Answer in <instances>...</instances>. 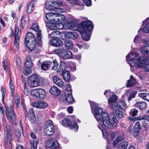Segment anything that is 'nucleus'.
<instances>
[{
  "label": "nucleus",
  "mask_w": 149,
  "mask_h": 149,
  "mask_svg": "<svg viewBox=\"0 0 149 149\" xmlns=\"http://www.w3.org/2000/svg\"><path fill=\"white\" fill-rule=\"evenodd\" d=\"M67 24V26L70 28L77 26V30L80 32L83 40L88 41L90 39L94 27L92 22L89 20L84 21L77 25V22L73 20L70 21Z\"/></svg>",
  "instance_id": "obj_1"
},
{
  "label": "nucleus",
  "mask_w": 149,
  "mask_h": 149,
  "mask_svg": "<svg viewBox=\"0 0 149 149\" xmlns=\"http://www.w3.org/2000/svg\"><path fill=\"white\" fill-rule=\"evenodd\" d=\"M88 101L90 104L92 111L93 112L94 116L98 122L102 123L105 126L108 128H111L116 125L115 122L113 121L111 125L108 124L107 122H109L108 114L105 112H103V109L96 106L95 103L93 101L90 100H89Z\"/></svg>",
  "instance_id": "obj_2"
},
{
  "label": "nucleus",
  "mask_w": 149,
  "mask_h": 149,
  "mask_svg": "<svg viewBox=\"0 0 149 149\" xmlns=\"http://www.w3.org/2000/svg\"><path fill=\"white\" fill-rule=\"evenodd\" d=\"M139 54L137 52L129 53L126 56V59L130 58L128 62L131 67H136L137 68H143L144 63L147 60L145 56H139Z\"/></svg>",
  "instance_id": "obj_3"
},
{
  "label": "nucleus",
  "mask_w": 149,
  "mask_h": 149,
  "mask_svg": "<svg viewBox=\"0 0 149 149\" xmlns=\"http://www.w3.org/2000/svg\"><path fill=\"white\" fill-rule=\"evenodd\" d=\"M37 33V37L36 39L31 41L28 42L27 44H25L26 47L29 48L31 51H33L35 54L39 53L40 50L39 48L36 47V44L38 46L40 47L42 45V36L41 33V30H39Z\"/></svg>",
  "instance_id": "obj_4"
},
{
  "label": "nucleus",
  "mask_w": 149,
  "mask_h": 149,
  "mask_svg": "<svg viewBox=\"0 0 149 149\" xmlns=\"http://www.w3.org/2000/svg\"><path fill=\"white\" fill-rule=\"evenodd\" d=\"M112 111L113 114L111 115L110 118H109V123L107 122V124L111 125V124L113 123V121L115 122L116 125L111 128H109L110 129H113L116 126L117 124V120L116 118L118 119H120L123 118L124 116L123 112L121 110L115 108V107L111 109Z\"/></svg>",
  "instance_id": "obj_5"
},
{
  "label": "nucleus",
  "mask_w": 149,
  "mask_h": 149,
  "mask_svg": "<svg viewBox=\"0 0 149 149\" xmlns=\"http://www.w3.org/2000/svg\"><path fill=\"white\" fill-rule=\"evenodd\" d=\"M58 64L56 60H53V62L50 61H46L42 63L41 68L42 70L46 71L51 68L53 65L51 69L56 70L57 69Z\"/></svg>",
  "instance_id": "obj_6"
},
{
  "label": "nucleus",
  "mask_w": 149,
  "mask_h": 149,
  "mask_svg": "<svg viewBox=\"0 0 149 149\" xmlns=\"http://www.w3.org/2000/svg\"><path fill=\"white\" fill-rule=\"evenodd\" d=\"M40 82V77L36 74H32L28 79V83L30 87L32 88L38 86Z\"/></svg>",
  "instance_id": "obj_7"
},
{
  "label": "nucleus",
  "mask_w": 149,
  "mask_h": 149,
  "mask_svg": "<svg viewBox=\"0 0 149 149\" xmlns=\"http://www.w3.org/2000/svg\"><path fill=\"white\" fill-rule=\"evenodd\" d=\"M44 130L45 133L47 136H51L54 133V128L51 120H49L45 123Z\"/></svg>",
  "instance_id": "obj_8"
},
{
  "label": "nucleus",
  "mask_w": 149,
  "mask_h": 149,
  "mask_svg": "<svg viewBox=\"0 0 149 149\" xmlns=\"http://www.w3.org/2000/svg\"><path fill=\"white\" fill-rule=\"evenodd\" d=\"M31 94L33 97L40 99H44L45 97V91L41 88L32 90Z\"/></svg>",
  "instance_id": "obj_9"
},
{
  "label": "nucleus",
  "mask_w": 149,
  "mask_h": 149,
  "mask_svg": "<svg viewBox=\"0 0 149 149\" xmlns=\"http://www.w3.org/2000/svg\"><path fill=\"white\" fill-rule=\"evenodd\" d=\"M33 65V63L30 57L26 58V61L25 62V67L24 68L23 72L25 75H27L31 72V68Z\"/></svg>",
  "instance_id": "obj_10"
},
{
  "label": "nucleus",
  "mask_w": 149,
  "mask_h": 149,
  "mask_svg": "<svg viewBox=\"0 0 149 149\" xmlns=\"http://www.w3.org/2000/svg\"><path fill=\"white\" fill-rule=\"evenodd\" d=\"M6 113L7 118L8 120H10L11 121L12 123H14L15 120L16 116L14 110L11 109L8 107H6Z\"/></svg>",
  "instance_id": "obj_11"
},
{
  "label": "nucleus",
  "mask_w": 149,
  "mask_h": 149,
  "mask_svg": "<svg viewBox=\"0 0 149 149\" xmlns=\"http://www.w3.org/2000/svg\"><path fill=\"white\" fill-rule=\"evenodd\" d=\"M21 31L18 27H15L14 30V45L18 49L19 47Z\"/></svg>",
  "instance_id": "obj_12"
},
{
  "label": "nucleus",
  "mask_w": 149,
  "mask_h": 149,
  "mask_svg": "<svg viewBox=\"0 0 149 149\" xmlns=\"http://www.w3.org/2000/svg\"><path fill=\"white\" fill-rule=\"evenodd\" d=\"M2 123L4 127V135H6L8 137H11L12 136V131L11 130L10 126L8 124L6 119H3Z\"/></svg>",
  "instance_id": "obj_13"
},
{
  "label": "nucleus",
  "mask_w": 149,
  "mask_h": 149,
  "mask_svg": "<svg viewBox=\"0 0 149 149\" xmlns=\"http://www.w3.org/2000/svg\"><path fill=\"white\" fill-rule=\"evenodd\" d=\"M45 144L46 148L52 149L58 148L59 146L58 141L53 139L46 141Z\"/></svg>",
  "instance_id": "obj_14"
},
{
  "label": "nucleus",
  "mask_w": 149,
  "mask_h": 149,
  "mask_svg": "<svg viewBox=\"0 0 149 149\" xmlns=\"http://www.w3.org/2000/svg\"><path fill=\"white\" fill-rule=\"evenodd\" d=\"M49 42L52 45L56 47H61L63 45L61 40L54 36L52 37Z\"/></svg>",
  "instance_id": "obj_15"
},
{
  "label": "nucleus",
  "mask_w": 149,
  "mask_h": 149,
  "mask_svg": "<svg viewBox=\"0 0 149 149\" xmlns=\"http://www.w3.org/2000/svg\"><path fill=\"white\" fill-rule=\"evenodd\" d=\"M139 120H144L142 122V126L143 127L147 130L148 127V123L149 122V116L146 115H143L138 117Z\"/></svg>",
  "instance_id": "obj_16"
},
{
  "label": "nucleus",
  "mask_w": 149,
  "mask_h": 149,
  "mask_svg": "<svg viewBox=\"0 0 149 149\" xmlns=\"http://www.w3.org/2000/svg\"><path fill=\"white\" fill-rule=\"evenodd\" d=\"M117 99V97L115 94H112L110 96V98L108 99V103L109 104V108L110 109L113 108L115 103Z\"/></svg>",
  "instance_id": "obj_17"
},
{
  "label": "nucleus",
  "mask_w": 149,
  "mask_h": 149,
  "mask_svg": "<svg viewBox=\"0 0 149 149\" xmlns=\"http://www.w3.org/2000/svg\"><path fill=\"white\" fill-rule=\"evenodd\" d=\"M56 17L52 19L53 20L56 22L59 23H61L65 20V16L62 14H54Z\"/></svg>",
  "instance_id": "obj_18"
},
{
  "label": "nucleus",
  "mask_w": 149,
  "mask_h": 149,
  "mask_svg": "<svg viewBox=\"0 0 149 149\" xmlns=\"http://www.w3.org/2000/svg\"><path fill=\"white\" fill-rule=\"evenodd\" d=\"M56 4L54 2L49 1H47L45 4V7L47 9L49 10H54L56 8Z\"/></svg>",
  "instance_id": "obj_19"
},
{
  "label": "nucleus",
  "mask_w": 149,
  "mask_h": 149,
  "mask_svg": "<svg viewBox=\"0 0 149 149\" xmlns=\"http://www.w3.org/2000/svg\"><path fill=\"white\" fill-rule=\"evenodd\" d=\"M118 109L119 108L123 110L125 109L126 107V104L125 101L121 100L115 103L113 107Z\"/></svg>",
  "instance_id": "obj_20"
},
{
  "label": "nucleus",
  "mask_w": 149,
  "mask_h": 149,
  "mask_svg": "<svg viewBox=\"0 0 149 149\" xmlns=\"http://www.w3.org/2000/svg\"><path fill=\"white\" fill-rule=\"evenodd\" d=\"M36 39L34 35L31 32H29L27 33L24 39L25 44H27L28 42Z\"/></svg>",
  "instance_id": "obj_21"
},
{
  "label": "nucleus",
  "mask_w": 149,
  "mask_h": 149,
  "mask_svg": "<svg viewBox=\"0 0 149 149\" xmlns=\"http://www.w3.org/2000/svg\"><path fill=\"white\" fill-rule=\"evenodd\" d=\"M141 129V127L139 122H136L133 129L134 136L135 137L137 136L138 134L140 132V130Z\"/></svg>",
  "instance_id": "obj_22"
},
{
  "label": "nucleus",
  "mask_w": 149,
  "mask_h": 149,
  "mask_svg": "<svg viewBox=\"0 0 149 149\" xmlns=\"http://www.w3.org/2000/svg\"><path fill=\"white\" fill-rule=\"evenodd\" d=\"M134 106L141 110H143L146 107L147 103L144 101H139L134 104Z\"/></svg>",
  "instance_id": "obj_23"
},
{
  "label": "nucleus",
  "mask_w": 149,
  "mask_h": 149,
  "mask_svg": "<svg viewBox=\"0 0 149 149\" xmlns=\"http://www.w3.org/2000/svg\"><path fill=\"white\" fill-rule=\"evenodd\" d=\"M53 80L54 82L58 86L61 87L63 86V82L62 80L60 79L59 77L54 76L53 77Z\"/></svg>",
  "instance_id": "obj_24"
},
{
  "label": "nucleus",
  "mask_w": 149,
  "mask_h": 149,
  "mask_svg": "<svg viewBox=\"0 0 149 149\" xmlns=\"http://www.w3.org/2000/svg\"><path fill=\"white\" fill-rule=\"evenodd\" d=\"M50 92L56 96H58L61 93L59 89L55 86H52L49 90Z\"/></svg>",
  "instance_id": "obj_25"
},
{
  "label": "nucleus",
  "mask_w": 149,
  "mask_h": 149,
  "mask_svg": "<svg viewBox=\"0 0 149 149\" xmlns=\"http://www.w3.org/2000/svg\"><path fill=\"white\" fill-rule=\"evenodd\" d=\"M28 119L31 122H33L36 119L34 111L33 109H31L29 111Z\"/></svg>",
  "instance_id": "obj_26"
},
{
  "label": "nucleus",
  "mask_w": 149,
  "mask_h": 149,
  "mask_svg": "<svg viewBox=\"0 0 149 149\" xmlns=\"http://www.w3.org/2000/svg\"><path fill=\"white\" fill-rule=\"evenodd\" d=\"M136 83V79L132 75H131L130 77V79L127 81L126 87L127 88H130L133 86Z\"/></svg>",
  "instance_id": "obj_27"
},
{
  "label": "nucleus",
  "mask_w": 149,
  "mask_h": 149,
  "mask_svg": "<svg viewBox=\"0 0 149 149\" xmlns=\"http://www.w3.org/2000/svg\"><path fill=\"white\" fill-rule=\"evenodd\" d=\"M67 68V66L66 63L64 61H61L59 64L57 71L59 72L61 71L62 72L64 70H65Z\"/></svg>",
  "instance_id": "obj_28"
},
{
  "label": "nucleus",
  "mask_w": 149,
  "mask_h": 149,
  "mask_svg": "<svg viewBox=\"0 0 149 149\" xmlns=\"http://www.w3.org/2000/svg\"><path fill=\"white\" fill-rule=\"evenodd\" d=\"M62 74L63 79L65 81L68 82L70 79V75L68 70H64L62 72Z\"/></svg>",
  "instance_id": "obj_29"
},
{
  "label": "nucleus",
  "mask_w": 149,
  "mask_h": 149,
  "mask_svg": "<svg viewBox=\"0 0 149 149\" xmlns=\"http://www.w3.org/2000/svg\"><path fill=\"white\" fill-rule=\"evenodd\" d=\"M65 51H66V49L63 48H59L56 49L53 51V52L54 53L62 58Z\"/></svg>",
  "instance_id": "obj_30"
},
{
  "label": "nucleus",
  "mask_w": 149,
  "mask_h": 149,
  "mask_svg": "<svg viewBox=\"0 0 149 149\" xmlns=\"http://www.w3.org/2000/svg\"><path fill=\"white\" fill-rule=\"evenodd\" d=\"M72 56V52L66 49V51L65 52L62 58L63 59L65 60L71 58Z\"/></svg>",
  "instance_id": "obj_31"
},
{
  "label": "nucleus",
  "mask_w": 149,
  "mask_h": 149,
  "mask_svg": "<svg viewBox=\"0 0 149 149\" xmlns=\"http://www.w3.org/2000/svg\"><path fill=\"white\" fill-rule=\"evenodd\" d=\"M140 52L144 54L149 55V46H144L141 48Z\"/></svg>",
  "instance_id": "obj_32"
},
{
  "label": "nucleus",
  "mask_w": 149,
  "mask_h": 149,
  "mask_svg": "<svg viewBox=\"0 0 149 149\" xmlns=\"http://www.w3.org/2000/svg\"><path fill=\"white\" fill-rule=\"evenodd\" d=\"M68 37L71 39H74L77 38L79 36L78 34L74 31L68 32L67 33Z\"/></svg>",
  "instance_id": "obj_33"
},
{
  "label": "nucleus",
  "mask_w": 149,
  "mask_h": 149,
  "mask_svg": "<svg viewBox=\"0 0 149 149\" xmlns=\"http://www.w3.org/2000/svg\"><path fill=\"white\" fill-rule=\"evenodd\" d=\"M64 44L65 47L68 49H71L73 47V43L72 41L69 40L65 41Z\"/></svg>",
  "instance_id": "obj_34"
},
{
  "label": "nucleus",
  "mask_w": 149,
  "mask_h": 149,
  "mask_svg": "<svg viewBox=\"0 0 149 149\" xmlns=\"http://www.w3.org/2000/svg\"><path fill=\"white\" fill-rule=\"evenodd\" d=\"M128 143L126 141H123L118 145V149H127Z\"/></svg>",
  "instance_id": "obj_35"
},
{
  "label": "nucleus",
  "mask_w": 149,
  "mask_h": 149,
  "mask_svg": "<svg viewBox=\"0 0 149 149\" xmlns=\"http://www.w3.org/2000/svg\"><path fill=\"white\" fill-rule=\"evenodd\" d=\"M65 100L70 104H72L75 102L72 95L65 96Z\"/></svg>",
  "instance_id": "obj_36"
},
{
  "label": "nucleus",
  "mask_w": 149,
  "mask_h": 149,
  "mask_svg": "<svg viewBox=\"0 0 149 149\" xmlns=\"http://www.w3.org/2000/svg\"><path fill=\"white\" fill-rule=\"evenodd\" d=\"M15 136V139L17 142H19V139H20L21 136V131L19 129H16L14 130V132Z\"/></svg>",
  "instance_id": "obj_37"
},
{
  "label": "nucleus",
  "mask_w": 149,
  "mask_h": 149,
  "mask_svg": "<svg viewBox=\"0 0 149 149\" xmlns=\"http://www.w3.org/2000/svg\"><path fill=\"white\" fill-rule=\"evenodd\" d=\"M70 119L68 118H65L62 120V124L65 127H69L72 124Z\"/></svg>",
  "instance_id": "obj_38"
},
{
  "label": "nucleus",
  "mask_w": 149,
  "mask_h": 149,
  "mask_svg": "<svg viewBox=\"0 0 149 149\" xmlns=\"http://www.w3.org/2000/svg\"><path fill=\"white\" fill-rule=\"evenodd\" d=\"M38 143V140H33L30 143L31 148L30 149H37V146Z\"/></svg>",
  "instance_id": "obj_39"
},
{
  "label": "nucleus",
  "mask_w": 149,
  "mask_h": 149,
  "mask_svg": "<svg viewBox=\"0 0 149 149\" xmlns=\"http://www.w3.org/2000/svg\"><path fill=\"white\" fill-rule=\"evenodd\" d=\"M21 105L24 111L25 114V118H26L28 117V115L27 109L25 107V105L24 103V100L23 99L22 100H21Z\"/></svg>",
  "instance_id": "obj_40"
},
{
  "label": "nucleus",
  "mask_w": 149,
  "mask_h": 149,
  "mask_svg": "<svg viewBox=\"0 0 149 149\" xmlns=\"http://www.w3.org/2000/svg\"><path fill=\"white\" fill-rule=\"evenodd\" d=\"M39 27L38 24L36 22H34L32 24L31 29L38 32L40 30H39Z\"/></svg>",
  "instance_id": "obj_41"
},
{
  "label": "nucleus",
  "mask_w": 149,
  "mask_h": 149,
  "mask_svg": "<svg viewBox=\"0 0 149 149\" xmlns=\"http://www.w3.org/2000/svg\"><path fill=\"white\" fill-rule=\"evenodd\" d=\"M72 90L71 89V86L70 85L65 90V96L72 95Z\"/></svg>",
  "instance_id": "obj_42"
},
{
  "label": "nucleus",
  "mask_w": 149,
  "mask_h": 149,
  "mask_svg": "<svg viewBox=\"0 0 149 149\" xmlns=\"http://www.w3.org/2000/svg\"><path fill=\"white\" fill-rule=\"evenodd\" d=\"M71 125L69 127L70 129L74 130L75 131H77L78 129V126L77 123L76 122H75L74 124L72 122Z\"/></svg>",
  "instance_id": "obj_43"
},
{
  "label": "nucleus",
  "mask_w": 149,
  "mask_h": 149,
  "mask_svg": "<svg viewBox=\"0 0 149 149\" xmlns=\"http://www.w3.org/2000/svg\"><path fill=\"white\" fill-rule=\"evenodd\" d=\"M26 17L25 16H23L21 19V26L23 29L25 27V26L26 24Z\"/></svg>",
  "instance_id": "obj_44"
},
{
  "label": "nucleus",
  "mask_w": 149,
  "mask_h": 149,
  "mask_svg": "<svg viewBox=\"0 0 149 149\" xmlns=\"http://www.w3.org/2000/svg\"><path fill=\"white\" fill-rule=\"evenodd\" d=\"M33 5H32L31 3L28 5L26 9V13L28 14H30L33 10Z\"/></svg>",
  "instance_id": "obj_45"
},
{
  "label": "nucleus",
  "mask_w": 149,
  "mask_h": 149,
  "mask_svg": "<svg viewBox=\"0 0 149 149\" xmlns=\"http://www.w3.org/2000/svg\"><path fill=\"white\" fill-rule=\"evenodd\" d=\"M140 96L144 100L149 101V94L146 93H143L140 94Z\"/></svg>",
  "instance_id": "obj_46"
},
{
  "label": "nucleus",
  "mask_w": 149,
  "mask_h": 149,
  "mask_svg": "<svg viewBox=\"0 0 149 149\" xmlns=\"http://www.w3.org/2000/svg\"><path fill=\"white\" fill-rule=\"evenodd\" d=\"M137 93V92L136 91H133L131 93L127 98L128 100L129 101L131 100L132 98H134Z\"/></svg>",
  "instance_id": "obj_47"
},
{
  "label": "nucleus",
  "mask_w": 149,
  "mask_h": 149,
  "mask_svg": "<svg viewBox=\"0 0 149 149\" xmlns=\"http://www.w3.org/2000/svg\"><path fill=\"white\" fill-rule=\"evenodd\" d=\"M68 2L71 4H77L78 6H81L82 5V4L78 2V1L77 0H67Z\"/></svg>",
  "instance_id": "obj_48"
},
{
  "label": "nucleus",
  "mask_w": 149,
  "mask_h": 149,
  "mask_svg": "<svg viewBox=\"0 0 149 149\" xmlns=\"http://www.w3.org/2000/svg\"><path fill=\"white\" fill-rule=\"evenodd\" d=\"M138 112L137 110L135 109H132L129 112L130 115L132 117H134L136 115Z\"/></svg>",
  "instance_id": "obj_49"
},
{
  "label": "nucleus",
  "mask_w": 149,
  "mask_h": 149,
  "mask_svg": "<svg viewBox=\"0 0 149 149\" xmlns=\"http://www.w3.org/2000/svg\"><path fill=\"white\" fill-rule=\"evenodd\" d=\"M11 137H8L7 136H6V137L5 138L4 142V145L6 147H8V144L9 143L10 141H11Z\"/></svg>",
  "instance_id": "obj_50"
},
{
  "label": "nucleus",
  "mask_w": 149,
  "mask_h": 149,
  "mask_svg": "<svg viewBox=\"0 0 149 149\" xmlns=\"http://www.w3.org/2000/svg\"><path fill=\"white\" fill-rule=\"evenodd\" d=\"M9 87L11 90V92L12 93V96H13L15 92L14 90V86L13 84V82H10L9 83Z\"/></svg>",
  "instance_id": "obj_51"
},
{
  "label": "nucleus",
  "mask_w": 149,
  "mask_h": 149,
  "mask_svg": "<svg viewBox=\"0 0 149 149\" xmlns=\"http://www.w3.org/2000/svg\"><path fill=\"white\" fill-rule=\"evenodd\" d=\"M69 65L71 70L73 71L75 70L76 69V64L73 62H70Z\"/></svg>",
  "instance_id": "obj_52"
},
{
  "label": "nucleus",
  "mask_w": 149,
  "mask_h": 149,
  "mask_svg": "<svg viewBox=\"0 0 149 149\" xmlns=\"http://www.w3.org/2000/svg\"><path fill=\"white\" fill-rule=\"evenodd\" d=\"M47 103L45 102H39V108H44L47 106Z\"/></svg>",
  "instance_id": "obj_53"
},
{
  "label": "nucleus",
  "mask_w": 149,
  "mask_h": 149,
  "mask_svg": "<svg viewBox=\"0 0 149 149\" xmlns=\"http://www.w3.org/2000/svg\"><path fill=\"white\" fill-rule=\"evenodd\" d=\"M50 29L52 30L58 29L57 24L55 23H51L49 26Z\"/></svg>",
  "instance_id": "obj_54"
},
{
  "label": "nucleus",
  "mask_w": 149,
  "mask_h": 149,
  "mask_svg": "<svg viewBox=\"0 0 149 149\" xmlns=\"http://www.w3.org/2000/svg\"><path fill=\"white\" fill-rule=\"evenodd\" d=\"M143 30L146 33L149 32V21L147 22L146 26L143 28Z\"/></svg>",
  "instance_id": "obj_55"
},
{
  "label": "nucleus",
  "mask_w": 149,
  "mask_h": 149,
  "mask_svg": "<svg viewBox=\"0 0 149 149\" xmlns=\"http://www.w3.org/2000/svg\"><path fill=\"white\" fill-rule=\"evenodd\" d=\"M7 61L6 60L4 59L2 62V65L4 68L5 70H6L7 69Z\"/></svg>",
  "instance_id": "obj_56"
},
{
  "label": "nucleus",
  "mask_w": 149,
  "mask_h": 149,
  "mask_svg": "<svg viewBox=\"0 0 149 149\" xmlns=\"http://www.w3.org/2000/svg\"><path fill=\"white\" fill-rule=\"evenodd\" d=\"M124 135L122 134L118 136L116 138L117 140H118L119 142L121 141L124 139Z\"/></svg>",
  "instance_id": "obj_57"
},
{
  "label": "nucleus",
  "mask_w": 149,
  "mask_h": 149,
  "mask_svg": "<svg viewBox=\"0 0 149 149\" xmlns=\"http://www.w3.org/2000/svg\"><path fill=\"white\" fill-rule=\"evenodd\" d=\"M83 1L87 6H90L92 4L91 0H83Z\"/></svg>",
  "instance_id": "obj_58"
},
{
  "label": "nucleus",
  "mask_w": 149,
  "mask_h": 149,
  "mask_svg": "<svg viewBox=\"0 0 149 149\" xmlns=\"http://www.w3.org/2000/svg\"><path fill=\"white\" fill-rule=\"evenodd\" d=\"M16 61L17 65L18 66V67L19 68L20 70L22 69V67H21V66L20 65V64L21 63V61L20 60L19 58L16 59Z\"/></svg>",
  "instance_id": "obj_59"
},
{
  "label": "nucleus",
  "mask_w": 149,
  "mask_h": 149,
  "mask_svg": "<svg viewBox=\"0 0 149 149\" xmlns=\"http://www.w3.org/2000/svg\"><path fill=\"white\" fill-rule=\"evenodd\" d=\"M1 91L2 94V96H5L6 91L4 87L2 86Z\"/></svg>",
  "instance_id": "obj_60"
},
{
  "label": "nucleus",
  "mask_w": 149,
  "mask_h": 149,
  "mask_svg": "<svg viewBox=\"0 0 149 149\" xmlns=\"http://www.w3.org/2000/svg\"><path fill=\"white\" fill-rule=\"evenodd\" d=\"M98 127L101 130L103 135L106 132L105 129L103 128V126L102 125H99L98 126Z\"/></svg>",
  "instance_id": "obj_61"
},
{
  "label": "nucleus",
  "mask_w": 149,
  "mask_h": 149,
  "mask_svg": "<svg viewBox=\"0 0 149 149\" xmlns=\"http://www.w3.org/2000/svg\"><path fill=\"white\" fill-rule=\"evenodd\" d=\"M52 17V14L50 13L46 14L45 16L46 19L49 21H50V17Z\"/></svg>",
  "instance_id": "obj_62"
},
{
  "label": "nucleus",
  "mask_w": 149,
  "mask_h": 149,
  "mask_svg": "<svg viewBox=\"0 0 149 149\" xmlns=\"http://www.w3.org/2000/svg\"><path fill=\"white\" fill-rule=\"evenodd\" d=\"M67 110L70 113H72L73 111V107L72 106L69 107L67 108Z\"/></svg>",
  "instance_id": "obj_63"
},
{
  "label": "nucleus",
  "mask_w": 149,
  "mask_h": 149,
  "mask_svg": "<svg viewBox=\"0 0 149 149\" xmlns=\"http://www.w3.org/2000/svg\"><path fill=\"white\" fill-rule=\"evenodd\" d=\"M143 68H144V70L146 71H149V63L146 65H144V66Z\"/></svg>",
  "instance_id": "obj_64"
}]
</instances>
